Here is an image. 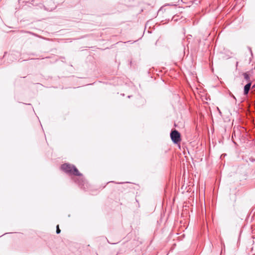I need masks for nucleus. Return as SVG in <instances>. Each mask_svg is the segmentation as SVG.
Masks as SVG:
<instances>
[{"instance_id":"1","label":"nucleus","mask_w":255,"mask_h":255,"mask_svg":"<svg viewBox=\"0 0 255 255\" xmlns=\"http://www.w3.org/2000/svg\"><path fill=\"white\" fill-rule=\"evenodd\" d=\"M61 168L62 170L69 175L79 176V178L76 177L73 179L79 185L84 184V180L82 174L80 173L77 168L74 165L65 163L61 165Z\"/></svg>"},{"instance_id":"2","label":"nucleus","mask_w":255,"mask_h":255,"mask_svg":"<svg viewBox=\"0 0 255 255\" xmlns=\"http://www.w3.org/2000/svg\"><path fill=\"white\" fill-rule=\"evenodd\" d=\"M170 137L174 143H177L181 140L180 133L176 129L173 130L170 132Z\"/></svg>"},{"instance_id":"4","label":"nucleus","mask_w":255,"mask_h":255,"mask_svg":"<svg viewBox=\"0 0 255 255\" xmlns=\"http://www.w3.org/2000/svg\"><path fill=\"white\" fill-rule=\"evenodd\" d=\"M243 75H244V79L249 82H251V79H250V76L249 75V74H248L247 73H244L243 74Z\"/></svg>"},{"instance_id":"5","label":"nucleus","mask_w":255,"mask_h":255,"mask_svg":"<svg viewBox=\"0 0 255 255\" xmlns=\"http://www.w3.org/2000/svg\"><path fill=\"white\" fill-rule=\"evenodd\" d=\"M60 230L59 228V225H57V227H56V233L57 234H59L60 233Z\"/></svg>"},{"instance_id":"3","label":"nucleus","mask_w":255,"mask_h":255,"mask_svg":"<svg viewBox=\"0 0 255 255\" xmlns=\"http://www.w3.org/2000/svg\"><path fill=\"white\" fill-rule=\"evenodd\" d=\"M251 85H252V82H250L245 86L244 91V94L245 95H247L248 94L249 92L251 89Z\"/></svg>"}]
</instances>
